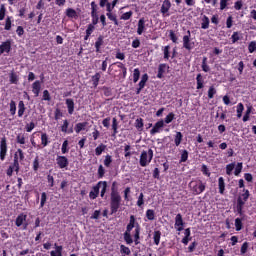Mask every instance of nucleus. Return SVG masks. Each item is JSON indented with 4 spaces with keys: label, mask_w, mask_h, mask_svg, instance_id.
Listing matches in <instances>:
<instances>
[{
    "label": "nucleus",
    "mask_w": 256,
    "mask_h": 256,
    "mask_svg": "<svg viewBox=\"0 0 256 256\" xmlns=\"http://www.w3.org/2000/svg\"><path fill=\"white\" fill-rule=\"evenodd\" d=\"M123 198L119 193V189L117 188V182L114 181L111 186V193H110V212L111 215H115L117 211L121 208V203Z\"/></svg>",
    "instance_id": "1"
},
{
    "label": "nucleus",
    "mask_w": 256,
    "mask_h": 256,
    "mask_svg": "<svg viewBox=\"0 0 256 256\" xmlns=\"http://www.w3.org/2000/svg\"><path fill=\"white\" fill-rule=\"evenodd\" d=\"M249 197H251L249 190L243 189V193L237 198L236 203V212L238 213V215H243V208L245 207V203L249 201Z\"/></svg>",
    "instance_id": "2"
},
{
    "label": "nucleus",
    "mask_w": 256,
    "mask_h": 256,
    "mask_svg": "<svg viewBox=\"0 0 256 256\" xmlns=\"http://www.w3.org/2000/svg\"><path fill=\"white\" fill-rule=\"evenodd\" d=\"M189 187L193 195H201L207 186L201 179H194L190 181Z\"/></svg>",
    "instance_id": "3"
},
{
    "label": "nucleus",
    "mask_w": 256,
    "mask_h": 256,
    "mask_svg": "<svg viewBox=\"0 0 256 256\" xmlns=\"http://www.w3.org/2000/svg\"><path fill=\"white\" fill-rule=\"evenodd\" d=\"M151 161H153V149L150 148L148 151L143 150L139 160L140 167H147Z\"/></svg>",
    "instance_id": "4"
},
{
    "label": "nucleus",
    "mask_w": 256,
    "mask_h": 256,
    "mask_svg": "<svg viewBox=\"0 0 256 256\" xmlns=\"http://www.w3.org/2000/svg\"><path fill=\"white\" fill-rule=\"evenodd\" d=\"M19 169V156L17 154H14L13 163L6 170L7 177H13V171H15V173L17 174L19 173Z\"/></svg>",
    "instance_id": "5"
},
{
    "label": "nucleus",
    "mask_w": 256,
    "mask_h": 256,
    "mask_svg": "<svg viewBox=\"0 0 256 256\" xmlns=\"http://www.w3.org/2000/svg\"><path fill=\"white\" fill-rule=\"evenodd\" d=\"M183 47L186 51H192L195 48V42H191V31H187V35L183 36Z\"/></svg>",
    "instance_id": "6"
},
{
    "label": "nucleus",
    "mask_w": 256,
    "mask_h": 256,
    "mask_svg": "<svg viewBox=\"0 0 256 256\" xmlns=\"http://www.w3.org/2000/svg\"><path fill=\"white\" fill-rule=\"evenodd\" d=\"M91 17H92V23L90 25H97L99 23V15L97 14V3L95 1L91 2Z\"/></svg>",
    "instance_id": "7"
},
{
    "label": "nucleus",
    "mask_w": 256,
    "mask_h": 256,
    "mask_svg": "<svg viewBox=\"0 0 256 256\" xmlns=\"http://www.w3.org/2000/svg\"><path fill=\"white\" fill-rule=\"evenodd\" d=\"M16 227H21L23 225V229H27L29 227V223H27V215L25 213H21L17 216L15 220Z\"/></svg>",
    "instance_id": "8"
},
{
    "label": "nucleus",
    "mask_w": 256,
    "mask_h": 256,
    "mask_svg": "<svg viewBox=\"0 0 256 256\" xmlns=\"http://www.w3.org/2000/svg\"><path fill=\"white\" fill-rule=\"evenodd\" d=\"M7 157V138L3 137L0 141V159L3 161Z\"/></svg>",
    "instance_id": "9"
},
{
    "label": "nucleus",
    "mask_w": 256,
    "mask_h": 256,
    "mask_svg": "<svg viewBox=\"0 0 256 256\" xmlns=\"http://www.w3.org/2000/svg\"><path fill=\"white\" fill-rule=\"evenodd\" d=\"M174 227L179 232L183 231L185 227V222H183V215H181V213H178L176 215Z\"/></svg>",
    "instance_id": "10"
},
{
    "label": "nucleus",
    "mask_w": 256,
    "mask_h": 256,
    "mask_svg": "<svg viewBox=\"0 0 256 256\" xmlns=\"http://www.w3.org/2000/svg\"><path fill=\"white\" fill-rule=\"evenodd\" d=\"M165 127V121L163 119L157 121L153 128L150 130V135H157V133H161V129Z\"/></svg>",
    "instance_id": "11"
},
{
    "label": "nucleus",
    "mask_w": 256,
    "mask_h": 256,
    "mask_svg": "<svg viewBox=\"0 0 256 256\" xmlns=\"http://www.w3.org/2000/svg\"><path fill=\"white\" fill-rule=\"evenodd\" d=\"M56 163L59 169H67V167H69V159L67 156H57Z\"/></svg>",
    "instance_id": "12"
},
{
    "label": "nucleus",
    "mask_w": 256,
    "mask_h": 256,
    "mask_svg": "<svg viewBox=\"0 0 256 256\" xmlns=\"http://www.w3.org/2000/svg\"><path fill=\"white\" fill-rule=\"evenodd\" d=\"M169 9H171V1L164 0L160 9V13L165 17H169Z\"/></svg>",
    "instance_id": "13"
},
{
    "label": "nucleus",
    "mask_w": 256,
    "mask_h": 256,
    "mask_svg": "<svg viewBox=\"0 0 256 256\" xmlns=\"http://www.w3.org/2000/svg\"><path fill=\"white\" fill-rule=\"evenodd\" d=\"M11 53V40L8 39L0 44V55Z\"/></svg>",
    "instance_id": "14"
},
{
    "label": "nucleus",
    "mask_w": 256,
    "mask_h": 256,
    "mask_svg": "<svg viewBox=\"0 0 256 256\" xmlns=\"http://www.w3.org/2000/svg\"><path fill=\"white\" fill-rule=\"evenodd\" d=\"M137 220L135 218V215H131L130 216V220L128 225L126 226V232L131 233V231H133V229H137Z\"/></svg>",
    "instance_id": "15"
},
{
    "label": "nucleus",
    "mask_w": 256,
    "mask_h": 256,
    "mask_svg": "<svg viewBox=\"0 0 256 256\" xmlns=\"http://www.w3.org/2000/svg\"><path fill=\"white\" fill-rule=\"evenodd\" d=\"M16 143H18V145H22V149H27V146H25V143H27V138L25 137V134L19 133L16 136Z\"/></svg>",
    "instance_id": "16"
},
{
    "label": "nucleus",
    "mask_w": 256,
    "mask_h": 256,
    "mask_svg": "<svg viewBox=\"0 0 256 256\" xmlns=\"http://www.w3.org/2000/svg\"><path fill=\"white\" fill-rule=\"evenodd\" d=\"M65 103H66L69 115H73V113H75V101L71 98H67Z\"/></svg>",
    "instance_id": "17"
},
{
    "label": "nucleus",
    "mask_w": 256,
    "mask_h": 256,
    "mask_svg": "<svg viewBox=\"0 0 256 256\" xmlns=\"http://www.w3.org/2000/svg\"><path fill=\"white\" fill-rule=\"evenodd\" d=\"M97 186H98V190H99V191H100V189H101L100 197H102V199H103V197H105V194L107 193V187H108L107 181H99V182L97 183ZM101 187H102V188H101Z\"/></svg>",
    "instance_id": "18"
},
{
    "label": "nucleus",
    "mask_w": 256,
    "mask_h": 256,
    "mask_svg": "<svg viewBox=\"0 0 256 256\" xmlns=\"http://www.w3.org/2000/svg\"><path fill=\"white\" fill-rule=\"evenodd\" d=\"M105 37H103V35H100L95 44H94V47L96 49V53H101V47H103L105 41H104Z\"/></svg>",
    "instance_id": "19"
},
{
    "label": "nucleus",
    "mask_w": 256,
    "mask_h": 256,
    "mask_svg": "<svg viewBox=\"0 0 256 256\" xmlns=\"http://www.w3.org/2000/svg\"><path fill=\"white\" fill-rule=\"evenodd\" d=\"M61 132L67 133L68 135H71L73 133V127L69 128V120H63V124L61 126Z\"/></svg>",
    "instance_id": "20"
},
{
    "label": "nucleus",
    "mask_w": 256,
    "mask_h": 256,
    "mask_svg": "<svg viewBox=\"0 0 256 256\" xmlns=\"http://www.w3.org/2000/svg\"><path fill=\"white\" fill-rule=\"evenodd\" d=\"M32 93H34L35 97H39V93H41V82L39 80L32 84Z\"/></svg>",
    "instance_id": "21"
},
{
    "label": "nucleus",
    "mask_w": 256,
    "mask_h": 256,
    "mask_svg": "<svg viewBox=\"0 0 256 256\" xmlns=\"http://www.w3.org/2000/svg\"><path fill=\"white\" fill-rule=\"evenodd\" d=\"M65 15L69 19H78L79 18V14H77V11L73 8H67L65 11Z\"/></svg>",
    "instance_id": "22"
},
{
    "label": "nucleus",
    "mask_w": 256,
    "mask_h": 256,
    "mask_svg": "<svg viewBox=\"0 0 256 256\" xmlns=\"http://www.w3.org/2000/svg\"><path fill=\"white\" fill-rule=\"evenodd\" d=\"M140 235H141V226L139 225V223H136V229H135V233H134L135 245H139V243H141L139 241V239H141Z\"/></svg>",
    "instance_id": "23"
},
{
    "label": "nucleus",
    "mask_w": 256,
    "mask_h": 256,
    "mask_svg": "<svg viewBox=\"0 0 256 256\" xmlns=\"http://www.w3.org/2000/svg\"><path fill=\"white\" fill-rule=\"evenodd\" d=\"M145 18H140L138 21L137 34L143 35L145 33Z\"/></svg>",
    "instance_id": "24"
},
{
    "label": "nucleus",
    "mask_w": 256,
    "mask_h": 256,
    "mask_svg": "<svg viewBox=\"0 0 256 256\" xmlns=\"http://www.w3.org/2000/svg\"><path fill=\"white\" fill-rule=\"evenodd\" d=\"M185 237L182 239L183 245H189L191 241V228H186L184 231Z\"/></svg>",
    "instance_id": "25"
},
{
    "label": "nucleus",
    "mask_w": 256,
    "mask_h": 256,
    "mask_svg": "<svg viewBox=\"0 0 256 256\" xmlns=\"http://www.w3.org/2000/svg\"><path fill=\"white\" fill-rule=\"evenodd\" d=\"M87 125H89L88 122H79L75 125L74 131L75 133H80L81 131H85L87 128Z\"/></svg>",
    "instance_id": "26"
},
{
    "label": "nucleus",
    "mask_w": 256,
    "mask_h": 256,
    "mask_svg": "<svg viewBox=\"0 0 256 256\" xmlns=\"http://www.w3.org/2000/svg\"><path fill=\"white\" fill-rule=\"evenodd\" d=\"M89 197L92 200H95L97 197H99V186L97 184L92 187V190L89 192Z\"/></svg>",
    "instance_id": "27"
},
{
    "label": "nucleus",
    "mask_w": 256,
    "mask_h": 256,
    "mask_svg": "<svg viewBox=\"0 0 256 256\" xmlns=\"http://www.w3.org/2000/svg\"><path fill=\"white\" fill-rule=\"evenodd\" d=\"M25 111H27V107H25V102L20 100L18 103V117H23L25 115Z\"/></svg>",
    "instance_id": "28"
},
{
    "label": "nucleus",
    "mask_w": 256,
    "mask_h": 256,
    "mask_svg": "<svg viewBox=\"0 0 256 256\" xmlns=\"http://www.w3.org/2000/svg\"><path fill=\"white\" fill-rule=\"evenodd\" d=\"M218 189L220 195H225V178L219 177L218 178Z\"/></svg>",
    "instance_id": "29"
},
{
    "label": "nucleus",
    "mask_w": 256,
    "mask_h": 256,
    "mask_svg": "<svg viewBox=\"0 0 256 256\" xmlns=\"http://www.w3.org/2000/svg\"><path fill=\"white\" fill-rule=\"evenodd\" d=\"M196 83H197L196 89H203V87H205V80L203 79V75L197 74Z\"/></svg>",
    "instance_id": "30"
},
{
    "label": "nucleus",
    "mask_w": 256,
    "mask_h": 256,
    "mask_svg": "<svg viewBox=\"0 0 256 256\" xmlns=\"http://www.w3.org/2000/svg\"><path fill=\"white\" fill-rule=\"evenodd\" d=\"M163 55H164V61H169L171 57V46L167 45L162 47Z\"/></svg>",
    "instance_id": "31"
},
{
    "label": "nucleus",
    "mask_w": 256,
    "mask_h": 256,
    "mask_svg": "<svg viewBox=\"0 0 256 256\" xmlns=\"http://www.w3.org/2000/svg\"><path fill=\"white\" fill-rule=\"evenodd\" d=\"M105 149H107V145L101 143L99 146L95 148V156L100 157V155H103Z\"/></svg>",
    "instance_id": "32"
},
{
    "label": "nucleus",
    "mask_w": 256,
    "mask_h": 256,
    "mask_svg": "<svg viewBox=\"0 0 256 256\" xmlns=\"http://www.w3.org/2000/svg\"><path fill=\"white\" fill-rule=\"evenodd\" d=\"M106 16L109 19V21H113L114 22V25L116 27H119V20H117V14H113V12H107Z\"/></svg>",
    "instance_id": "33"
},
{
    "label": "nucleus",
    "mask_w": 256,
    "mask_h": 256,
    "mask_svg": "<svg viewBox=\"0 0 256 256\" xmlns=\"http://www.w3.org/2000/svg\"><path fill=\"white\" fill-rule=\"evenodd\" d=\"M165 69H167V64H160L158 66V73H157L158 79H163V75L165 74Z\"/></svg>",
    "instance_id": "34"
},
{
    "label": "nucleus",
    "mask_w": 256,
    "mask_h": 256,
    "mask_svg": "<svg viewBox=\"0 0 256 256\" xmlns=\"http://www.w3.org/2000/svg\"><path fill=\"white\" fill-rule=\"evenodd\" d=\"M10 115L15 116L17 113V103L14 100H11L9 103Z\"/></svg>",
    "instance_id": "35"
},
{
    "label": "nucleus",
    "mask_w": 256,
    "mask_h": 256,
    "mask_svg": "<svg viewBox=\"0 0 256 256\" xmlns=\"http://www.w3.org/2000/svg\"><path fill=\"white\" fill-rule=\"evenodd\" d=\"M117 129H119V122H117V118H113L112 119V131H113L112 137H115L117 133H119Z\"/></svg>",
    "instance_id": "36"
},
{
    "label": "nucleus",
    "mask_w": 256,
    "mask_h": 256,
    "mask_svg": "<svg viewBox=\"0 0 256 256\" xmlns=\"http://www.w3.org/2000/svg\"><path fill=\"white\" fill-rule=\"evenodd\" d=\"M243 111H245V106L243 105V103H238L236 109L238 119H241L243 117Z\"/></svg>",
    "instance_id": "37"
},
{
    "label": "nucleus",
    "mask_w": 256,
    "mask_h": 256,
    "mask_svg": "<svg viewBox=\"0 0 256 256\" xmlns=\"http://www.w3.org/2000/svg\"><path fill=\"white\" fill-rule=\"evenodd\" d=\"M154 244L159 245L161 243V231L156 230L153 234Z\"/></svg>",
    "instance_id": "38"
},
{
    "label": "nucleus",
    "mask_w": 256,
    "mask_h": 256,
    "mask_svg": "<svg viewBox=\"0 0 256 256\" xmlns=\"http://www.w3.org/2000/svg\"><path fill=\"white\" fill-rule=\"evenodd\" d=\"M50 141H49V135H47V133H42L41 134V145L42 147H47V145H49Z\"/></svg>",
    "instance_id": "39"
},
{
    "label": "nucleus",
    "mask_w": 256,
    "mask_h": 256,
    "mask_svg": "<svg viewBox=\"0 0 256 256\" xmlns=\"http://www.w3.org/2000/svg\"><path fill=\"white\" fill-rule=\"evenodd\" d=\"M181 141H183V133L176 132V135L174 137V143L176 147H179V145H181Z\"/></svg>",
    "instance_id": "40"
},
{
    "label": "nucleus",
    "mask_w": 256,
    "mask_h": 256,
    "mask_svg": "<svg viewBox=\"0 0 256 256\" xmlns=\"http://www.w3.org/2000/svg\"><path fill=\"white\" fill-rule=\"evenodd\" d=\"M100 79H101V73L96 72V74L92 76L93 87H98L99 86Z\"/></svg>",
    "instance_id": "41"
},
{
    "label": "nucleus",
    "mask_w": 256,
    "mask_h": 256,
    "mask_svg": "<svg viewBox=\"0 0 256 256\" xmlns=\"http://www.w3.org/2000/svg\"><path fill=\"white\" fill-rule=\"evenodd\" d=\"M209 17H207V15H204L202 17V22H201V29H209Z\"/></svg>",
    "instance_id": "42"
},
{
    "label": "nucleus",
    "mask_w": 256,
    "mask_h": 256,
    "mask_svg": "<svg viewBox=\"0 0 256 256\" xmlns=\"http://www.w3.org/2000/svg\"><path fill=\"white\" fill-rule=\"evenodd\" d=\"M144 125L145 124L143 123V118H138L135 120V127L137 131H143Z\"/></svg>",
    "instance_id": "43"
},
{
    "label": "nucleus",
    "mask_w": 256,
    "mask_h": 256,
    "mask_svg": "<svg viewBox=\"0 0 256 256\" xmlns=\"http://www.w3.org/2000/svg\"><path fill=\"white\" fill-rule=\"evenodd\" d=\"M124 241L127 245H131L133 243V237H131V232H124Z\"/></svg>",
    "instance_id": "44"
},
{
    "label": "nucleus",
    "mask_w": 256,
    "mask_h": 256,
    "mask_svg": "<svg viewBox=\"0 0 256 256\" xmlns=\"http://www.w3.org/2000/svg\"><path fill=\"white\" fill-rule=\"evenodd\" d=\"M201 67L204 73H209V71H211V68L207 65V57H203Z\"/></svg>",
    "instance_id": "45"
},
{
    "label": "nucleus",
    "mask_w": 256,
    "mask_h": 256,
    "mask_svg": "<svg viewBox=\"0 0 256 256\" xmlns=\"http://www.w3.org/2000/svg\"><path fill=\"white\" fill-rule=\"evenodd\" d=\"M146 217H147L148 221H155V210L148 209L146 211Z\"/></svg>",
    "instance_id": "46"
},
{
    "label": "nucleus",
    "mask_w": 256,
    "mask_h": 256,
    "mask_svg": "<svg viewBox=\"0 0 256 256\" xmlns=\"http://www.w3.org/2000/svg\"><path fill=\"white\" fill-rule=\"evenodd\" d=\"M241 171H243V162H238L234 171V175L239 177V175H241Z\"/></svg>",
    "instance_id": "47"
},
{
    "label": "nucleus",
    "mask_w": 256,
    "mask_h": 256,
    "mask_svg": "<svg viewBox=\"0 0 256 256\" xmlns=\"http://www.w3.org/2000/svg\"><path fill=\"white\" fill-rule=\"evenodd\" d=\"M133 17V11H128L126 13H123L121 16H120V19L122 21H129V19H131Z\"/></svg>",
    "instance_id": "48"
},
{
    "label": "nucleus",
    "mask_w": 256,
    "mask_h": 256,
    "mask_svg": "<svg viewBox=\"0 0 256 256\" xmlns=\"http://www.w3.org/2000/svg\"><path fill=\"white\" fill-rule=\"evenodd\" d=\"M235 227H236V231H241V229H243V218L235 219Z\"/></svg>",
    "instance_id": "49"
},
{
    "label": "nucleus",
    "mask_w": 256,
    "mask_h": 256,
    "mask_svg": "<svg viewBox=\"0 0 256 256\" xmlns=\"http://www.w3.org/2000/svg\"><path fill=\"white\" fill-rule=\"evenodd\" d=\"M217 95V89H215V86H210L208 89V99H213Z\"/></svg>",
    "instance_id": "50"
},
{
    "label": "nucleus",
    "mask_w": 256,
    "mask_h": 256,
    "mask_svg": "<svg viewBox=\"0 0 256 256\" xmlns=\"http://www.w3.org/2000/svg\"><path fill=\"white\" fill-rule=\"evenodd\" d=\"M175 119V113L170 112L164 119V123H166L167 125H169V123H172L173 120Z\"/></svg>",
    "instance_id": "51"
},
{
    "label": "nucleus",
    "mask_w": 256,
    "mask_h": 256,
    "mask_svg": "<svg viewBox=\"0 0 256 256\" xmlns=\"http://www.w3.org/2000/svg\"><path fill=\"white\" fill-rule=\"evenodd\" d=\"M120 253L122 255H131V249H129V247L122 244L120 245Z\"/></svg>",
    "instance_id": "52"
},
{
    "label": "nucleus",
    "mask_w": 256,
    "mask_h": 256,
    "mask_svg": "<svg viewBox=\"0 0 256 256\" xmlns=\"http://www.w3.org/2000/svg\"><path fill=\"white\" fill-rule=\"evenodd\" d=\"M69 141L68 140H65L63 143H62V148H61V151H62V155H65L67 153H69Z\"/></svg>",
    "instance_id": "53"
},
{
    "label": "nucleus",
    "mask_w": 256,
    "mask_h": 256,
    "mask_svg": "<svg viewBox=\"0 0 256 256\" xmlns=\"http://www.w3.org/2000/svg\"><path fill=\"white\" fill-rule=\"evenodd\" d=\"M14 155L18 156V161L25 160V153L23 152V149H21V148H18Z\"/></svg>",
    "instance_id": "54"
},
{
    "label": "nucleus",
    "mask_w": 256,
    "mask_h": 256,
    "mask_svg": "<svg viewBox=\"0 0 256 256\" xmlns=\"http://www.w3.org/2000/svg\"><path fill=\"white\" fill-rule=\"evenodd\" d=\"M139 77H141V71L139 68H136L133 72V83H137V81H139Z\"/></svg>",
    "instance_id": "55"
},
{
    "label": "nucleus",
    "mask_w": 256,
    "mask_h": 256,
    "mask_svg": "<svg viewBox=\"0 0 256 256\" xmlns=\"http://www.w3.org/2000/svg\"><path fill=\"white\" fill-rule=\"evenodd\" d=\"M232 43H237V41H241V33L240 32H233L231 36Z\"/></svg>",
    "instance_id": "56"
},
{
    "label": "nucleus",
    "mask_w": 256,
    "mask_h": 256,
    "mask_svg": "<svg viewBox=\"0 0 256 256\" xmlns=\"http://www.w3.org/2000/svg\"><path fill=\"white\" fill-rule=\"evenodd\" d=\"M111 163H113V157L111 155L107 154L104 159V165L106 167H111Z\"/></svg>",
    "instance_id": "57"
},
{
    "label": "nucleus",
    "mask_w": 256,
    "mask_h": 256,
    "mask_svg": "<svg viewBox=\"0 0 256 256\" xmlns=\"http://www.w3.org/2000/svg\"><path fill=\"white\" fill-rule=\"evenodd\" d=\"M11 27H12V21H11V17L8 16L5 20V31H11Z\"/></svg>",
    "instance_id": "58"
},
{
    "label": "nucleus",
    "mask_w": 256,
    "mask_h": 256,
    "mask_svg": "<svg viewBox=\"0 0 256 256\" xmlns=\"http://www.w3.org/2000/svg\"><path fill=\"white\" fill-rule=\"evenodd\" d=\"M233 169H235V162L226 165V175H231V173H233Z\"/></svg>",
    "instance_id": "59"
},
{
    "label": "nucleus",
    "mask_w": 256,
    "mask_h": 256,
    "mask_svg": "<svg viewBox=\"0 0 256 256\" xmlns=\"http://www.w3.org/2000/svg\"><path fill=\"white\" fill-rule=\"evenodd\" d=\"M61 117H63V112H61V109L56 108L55 111H54L55 121H59V119H61Z\"/></svg>",
    "instance_id": "60"
},
{
    "label": "nucleus",
    "mask_w": 256,
    "mask_h": 256,
    "mask_svg": "<svg viewBox=\"0 0 256 256\" xmlns=\"http://www.w3.org/2000/svg\"><path fill=\"white\" fill-rule=\"evenodd\" d=\"M33 171H35V173L39 171V156H36L33 161Z\"/></svg>",
    "instance_id": "61"
},
{
    "label": "nucleus",
    "mask_w": 256,
    "mask_h": 256,
    "mask_svg": "<svg viewBox=\"0 0 256 256\" xmlns=\"http://www.w3.org/2000/svg\"><path fill=\"white\" fill-rule=\"evenodd\" d=\"M33 129H35V122H30L26 124L25 130L27 131V133H31Z\"/></svg>",
    "instance_id": "62"
},
{
    "label": "nucleus",
    "mask_w": 256,
    "mask_h": 256,
    "mask_svg": "<svg viewBox=\"0 0 256 256\" xmlns=\"http://www.w3.org/2000/svg\"><path fill=\"white\" fill-rule=\"evenodd\" d=\"M169 38L172 40V43H177L178 41L177 34L173 30L169 31Z\"/></svg>",
    "instance_id": "63"
},
{
    "label": "nucleus",
    "mask_w": 256,
    "mask_h": 256,
    "mask_svg": "<svg viewBox=\"0 0 256 256\" xmlns=\"http://www.w3.org/2000/svg\"><path fill=\"white\" fill-rule=\"evenodd\" d=\"M248 51H249V53H255V51H256V42L255 41H252L249 43Z\"/></svg>",
    "instance_id": "64"
}]
</instances>
